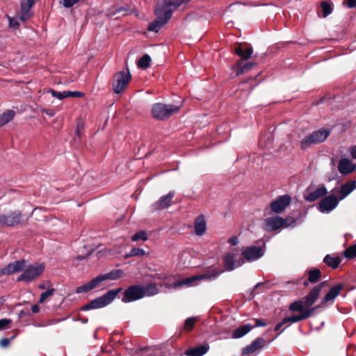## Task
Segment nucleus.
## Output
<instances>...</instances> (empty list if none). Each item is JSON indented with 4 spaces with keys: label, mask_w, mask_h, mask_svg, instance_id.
<instances>
[{
    "label": "nucleus",
    "mask_w": 356,
    "mask_h": 356,
    "mask_svg": "<svg viewBox=\"0 0 356 356\" xmlns=\"http://www.w3.org/2000/svg\"><path fill=\"white\" fill-rule=\"evenodd\" d=\"M26 261L23 259L9 264L5 268L0 270V276L9 275L24 270L23 273L17 278V281L31 282L38 278L44 270V265L43 264H35L26 267Z\"/></svg>",
    "instance_id": "nucleus-1"
},
{
    "label": "nucleus",
    "mask_w": 356,
    "mask_h": 356,
    "mask_svg": "<svg viewBox=\"0 0 356 356\" xmlns=\"http://www.w3.org/2000/svg\"><path fill=\"white\" fill-rule=\"evenodd\" d=\"M122 291L121 288L111 289L104 295L92 300L90 303L83 305L81 308L83 311L95 309L104 307L111 304Z\"/></svg>",
    "instance_id": "nucleus-2"
},
{
    "label": "nucleus",
    "mask_w": 356,
    "mask_h": 356,
    "mask_svg": "<svg viewBox=\"0 0 356 356\" xmlns=\"http://www.w3.org/2000/svg\"><path fill=\"white\" fill-rule=\"evenodd\" d=\"M222 273H223L222 270H216L212 269L203 275H195L177 281L171 285V287L176 289L182 286H195L200 280H213L219 276Z\"/></svg>",
    "instance_id": "nucleus-3"
},
{
    "label": "nucleus",
    "mask_w": 356,
    "mask_h": 356,
    "mask_svg": "<svg viewBox=\"0 0 356 356\" xmlns=\"http://www.w3.org/2000/svg\"><path fill=\"white\" fill-rule=\"evenodd\" d=\"M179 109L180 106H178L156 103L152 106L151 113L155 119L165 120L174 113H177Z\"/></svg>",
    "instance_id": "nucleus-4"
},
{
    "label": "nucleus",
    "mask_w": 356,
    "mask_h": 356,
    "mask_svg": "<svg viewBox=\"0 0 356 356\" xmlns=\"http://www.w3.org/2000/svg\"><path fill=\"white\" fill-rule=\"evenodd\" d=\"M330 131L327 129H320L305 136L300 142L302 149H307L313 145L322 143L329 136Z\"/></svg>",
    "instance_id": "nucleus-5"
},
{
    "label": "nucleus",
    "mask_w": 356,
    "mask_h": 356,
    "mask_svg": "<svg viewBox=\"0 0 356 356\" xmlns=\"http://www.w3.org/2000/svg\"><path fill=\"white\" fill-rule=\"evenodd\" d=\"M131 79L129 71H120L116 72L113 76V90L116 94H120L128 86Z\"/></svg>",
    "instance_id": "nucleus-6"
},
{
    "label": "nucleus",
    "mask_w": 356,
    "mask_h": 356,
    "mask_svg": "<svg viewBox=\"0 0 356 356\" xmlns=\"http://www.w3.org/2000/svg\"><path fill=\"white\" fill-rule=\"evenodd\" d=\"M154 13L156 15V19L149 24L147 30L149 31L158 32L171 17L170 12L163 11L161 8L159 9L156 7Z\"/></svg>",
    "instance_id": "nucleus-7"
},
{
    "label": "nucleus",
    "mask_w": 356,
    "mask_h": 356,
    "mask_svg": "<svg viewBox=\"0 0 356 356\" xmlns=\"http://www.w3.org/2000/svg\"><path fill=\"white\" fill-rule=\"evenodd\" d=\"M286 220L280 216H273L264 220V229L266 232L276 231L280 228L287 227Z\"/></svg>",
    "instance_id": "nucleus-8"
},
{
    "label": "nucleus",
    "mask_w": 356,
    "mask_h": 356,
    "mask_svg": "<svg viewBox=\"0 0 356 356\" xmlns=\"http://www.w3.org/2000/svg\"><path fill=\"white\" fill-rule=\"evenodd\" d=\"M143 297V287L139 285H134L129 286L124 291L122 300L124 302H130Z\"/></svg>",
    "instance_id": "nucleus-9"
},
{
    "label": "nucleus",
    "mask_w": 356,
    "mask_h": 356,
    "mask_svg": "<svg viewBox=\"0 0 356 356\" xmlns=\"http://www.w3.org/2000/svg\"><path fill=\"white\" fill-rule=\"evenodd\" d=\"M339 200L334 195H330L323 198L319 203V210L322 213H329L338 204Z\"/></svg>",
    "instance_id": "nucleus-10"
},
{
    "label": "nucleus",
    "mask_w": 356,
    "mask_h": 356,
    "mask_svg": "<svg viewBox=\"0 0 356 356\" xmlns=\"http://www.w3.org/2000/svg\"><path fill=\"white\" fill-rule=\"evenodd\" d=\"M264 249L252 245L243 250L242 255L247 261H253L259 259L264 254Z\"/></svg>",
    "instance_id": "nucleus-11"
},
{
    "label": "nucleus",
    "mask_w": 356,
    "mask_h": 356,
    "mask_svg": "<svg viewBox=\"0 0 356 356\" xmlns=\"http://www.w3.org/2000/svg\"><path fill=\"white\" fill-rule=\"evenodd\" d=\"M185 0H159L156 8L163 11L170 12V17L173 10L180 6Z\"/></svg>",
    "instance_id": "nucleus-12"
},
{
    "label": "nucleus",
    "mask_w": 356,
    "mask_h": 356,
    "mask_svg": "<svg viewBox=\"0 0 356 356\" xmlns=\"http://www.w3.org/2000/svg\"><path fill=\"white\" fill-rule=\"evenodd\" d=\"M36 0H21L19 18L22 22H26L32 15L31 8L35 4Z\"/></svg>",
    "instance_id": "nucleus-13"
},
{
    "label": "nucleus",
    "mask_w": 356,
    "mask_h": 356,
    "mask_svg": "<svg viewBox=\"0 0 356 356\" xmlns=\"http://www.w3.org/2000/svg\"><path fill=\"white\" fill-rule=\"evenodd\" d=\"M22 213L15 211L8 215H0V225L5 226H14L20 222Z\"/></svg>",
    "instance_id": "nucleus-14"
},
{
    "label": "nucleus",
    "mask_w": 356,
    "mask_h": 356,
    "mask_svg": "<svg viewBox=\"0 0 356 356\" xmlns=\"http://www.w3.org/2000/svg\"><path fill=\"white\" fill-rule=\"evenodd\" d=\"M291 197L289 195H282L271 202L270 209L275 213H281L289 205Z\"/></svg>",
    "instance_id": "nucleus-15"
},
{
    "label": "nucleus",
    "mask_w": 356,
    "mask_h": 356,
    "mask_svg": "<svg viewBox=\"0 0 356 356\" xmlns=\"http://www.w3.org/2000/svg\"><path fill=\"white\" fill-rule=\"evenodd\" d=\"M175 196L174 191H170L166 195H163L152 204L154 210H161L171 205L172 200Z\"/></svg>",
    "instance_id": "nucleus-16"
},
{
    "label": "nucleus",
    "mask_w": 356,
    "mask_h": 356,
    "mask_svg": "<svg viewBox=\"0 0 356 356\" xmlns=\"http://www.w3.org/2000/svg\"><path fill=\"white\" fill-rule=\"evenodd\" d=\"M236 254L234 253H228L224 257V263L226 270L230 271L234 268L241 266L243 264L242 259H235Z\"/></svg>",
    "instance_id": "nucleus-17"
},
{
    "label": "nucleus",
    "mask_w": 356,
    "mask_h": 356,
    "mask_svg": "<svg viewBox=\"0 0 356 356\" xmlns=\"http://www.w3.org/2000/svg\"><path fill=\"white\" fill-rule=\"evenodd\" d=\"M356 170V165L348 158H342L338 163V170L342 175H348Z\"/></svg>",
    "instance_id": "nucleus-18"
},
{
    "label": "nucleus",
    "mask_w": 356,
    "mask_h": 356,
    "mask_svg": "<svg viewBox=\"0 0 356 356\" xmlns=\"http://www.w3.org/2000/svg\"><path fill=\"white\" fill-rule=\"evenodd\" d=\"M324 285V282L314 286L309 294L304 298V302L306 307H311L316 300L321 290Z\"/></svg>",
    "instance_id": "nucleus-19"
},
{
    "label": "nucleus",
    "mask_w": 356,
    "mask_h": 356,
    "mask_svg": "<svg viewBox=\"0 0 356 356\" xmlns=\"http://www.w3.org/2000/svg\"><path fill=\"white\" fill-rule=\"evenodd\" d=\"M48 92L51 93V95L60 100H62L64 98H66V97H81L83 95V94L81 92H78V91H63V92H59V91H56L54 90H48Z\"/></svg>",
    "instance_id": "nucleus-20"
},
{
    "label": "nucleus",
    "mask_w": 356,
    "mask_h": 356,
    "mask_svg": "<svg viewBox=\"0 0 356 356\" xmlns=\"http://www.w3.org/2000/svg\"><path fill=\"white\" fill-rule=\"evenodd\" d=\"M265 343V340L261 338H257L254 341H253L249 346H247L243 350V355H250L254 353L257 350L260 349L261 347L264 346Z\"/></svg>",
    "instance_id": "nucleus-21"
},
{
    "label": "nucleus",
    "mask_w": 356,
    "mask_h": 356,
    "mask_svg": "<svg viewBox=\"0 0 356 356\" xmlns=\"http://www.w3.org/2000/svg\"><path fill=\"white\" fill-rule=\"evenodd\" d=\"M327 193V189L324 186H321L312 192L305 194V199L308 202H314L323 197Z\"/></svg>",
    "instance_id": "nucleus-22"
},
{
    "label": "nucleus",
    "mask_w": 356,
    "mask_h": 356,
    "mask_svg": "<svg viewBox=\"0 0 356 356\" xmlns=\"http://www.w3.org/2000/svg\"><path fill=\"white\" fill-rule=\"evenodd\" d=\"M195 233L197 236H202L207 229V223L203 216H198L194 222Z\"/></svg>",
    "instance_id": "nucleus-23"
},
{
    "label": "nucleus",
    "mask_w": 356,
    "mask_h": 356,
    "mask_svg": "<svg viewBox=\"0 0 356 356\" xmlns=\"http://www.w3.org/2000/svg\"><path fill=\"white\" fill-rule=\"evenodd\" d=\"M209 349V346L208 344L201 345L193 348H190L185 352V355L186 356H202Z\"/></svg>",
    "instance_id": "nucleus-24"
},
{
    "label": "nucleus",
    "mask_w": 356,
    "mask_h": 356,
    "mask_svg": "<svg viewBox=\"0 0 356 356\" xmlns=\"http://www.w3.org/2000/svg\"><path fill=\"white\" fill-rule=\"evenodd\" d=\"M314 308H308L306 310L303 311V312L298 315H293L291 316L288 317L289 323H294L298 322L300 321L309 318L312 314L314 312Z\"/></svg>",
    "instance_id": "nucleus-25"
},
{
    "label": "nucleus",
    "mask_w": 356,
    "mask_h": 356,
    "mask_svg": "<svg viewBox=\"0 0 356 356\" xmlns=\"http://www.w3.org/2000/svg\"><path fill=\"white\" fill-rule=\"evenodd\" d=\"M253 326L251 324H245L235 329L232 332V338L238 339L248 333Z\"/></svg>",
    "instance_id": "nucleus-26"
},
{
    "label": "nucleus",
    "mask_w": 356,
    "mask_h": 356,
    "mask_svg": "<svg viewBox=\"0 0 356 356\" xmlns=\"http://www.w3.org/2000/svg\"><path fill=\"white\" fill-rule=\"evenodd\" d=\"M343 286L341 284H337L330 289L328 293L324 297V301L328 302L333 300L340 293Z\"/></svg>",
    "instance_id": "nucleus-27"
},
{
    "label": "nucleus",
    "mask_w": 356,
    "mask_h": 356,
    "mask_svg": "<svg viewBox=\"0 0 356 356\" xmlns=\"http://www.w3.org/2000/svg\"><path fill=\"white\" fill-rule=\"evenodd\" d=\"M356 188V181H349L341 186L340 192L342 195L341 199L348 195L354 189Z\"/></svg>",
    "instance_id": "nucleus-28"
},
{
    "label": "nucleus",
    "mask_w": 356,
    "mask_h": 356,
    "mask_svg": "<svg viewBox=\"0 0 356 356\" xmlns=\"http://www.w3.org/2000/svg\"><path fill=\"white\" fill-rule=\"evenodd\" d=\"M15 115V113L13 110H8L0 114V126H3L10 122Z\"/></svg>",
    "instance_id": "nucleus-29"
},
{
    "label": "nucleus",
    "mask_w": 356,
    "mask_h": 356,
    "mask_svg": "<svg viewBox=\"0 0 356 356\" xmlns=\"http://www.w3.org/2000/svg\"><path fill=\"white\" fill-rule=\"evenodd\" d=\"M323 261L328 266H330L332 268H337L339 266L341 260L338 257H332L330 254H327L325 257Z\"/></svg>",
    "instance_id": "nucleus-30"
},
{
    "label": "nucleus",
    "mask_w": 356,
    "mask_h": 356,
    "mask_svg": "<svg viewBox=\"0 0 356 356\" xmlns=\"http://www.w3.org/2000/svg\"><path fill=\"white\" fill-rule=\"evenodd\" d=\"M234 51L237 55L241 56L243 59H248L252 54V49L248 47L245 49H243L241 47H236Z\"/></svg>",
    "instance_id": "nucleus-31"
},
{
    "label": "nucleus",
    "mask_w": 356,
    "mask_h": 356,
    "mask_svg": "<svg viewBox=\"0 0 356 356\" xmlns=\"http://www.w3.org/2000/svg\"><path fill=\"white\" fill-rule=\"evenodd\" d=\"M104 280H115L123 275V271L120 269L113 270L108 273L102 274Z\"/></svg>",
    "instance_id": "nucleus-32"
},
{
    "label": "nucleus",
    "mask_w": 356,
    "mask_h": 356,
    "mask_svg": "<svg viewBox=\"0 0 356 356\" xmlns=\"http://www.w3.org/2000/svg\"><path fill=\"white\" fill-rule=\"evenodd\" d=\"M320 277H321V271L318 269H314V270H309L308 281H305L304 285L307 286L308 282H310L312 283L316 282Z\"/></svg>",
    "instance_id": "nucleus-33"
},
{
    "label": "nucleus",
    "mask_w": 356,
    "mask_h": 356,
    "mask_svg": "<svg viewBox=\"0 0 356 356\" xmlns=\"http://www.w3.org/2000/svg\"><path fill=\"white\" fill-rule=\"evenodd\" d=\"M159 293V289L157 286L154 284L147 285L143 288L144 296H152Z\"/></svg>",
    "instance_id": "nucleus-34"
},
{
    "label": "nucleus",
    "mask_w": 356,
    "mask_h": 356,
    "mask_svg": "<svg viewBox=\"0 0 356 356\" xmlns=\"http://www.w3.org/2000/svg\"><path fill=\"white\" fill-rule=\"evenodd\" d=\"M151 58L149 55H143L138 60V65L139 67L146 69L149 66Z\"/></svg>",
    "instance_id": "nucleus-35"
},
{
    "label": "nucleus",
    "mask_w": 356,
    "mask_h": 356,
    "mask_svg": "<svg viewBox=\"0 0 356 356\" xmlns=\"http://www.w3.org/2000/svg\"><path fill=\"white\" fill-rule=\"evenodd\" d=\"M145 251L139 248H134L131 250V251L127 253L125 256V258L132 257H142L145 255Z\"/></svg>",
    "instance_id": "nucleus-36"
},
{
    "label": "nucleus",
    "mask_w": 356,
    "mask_h": 356,
    "mask_svg": "<svg viewBox=\"0 0 356 356\" xmlns=\"http://www.w3.org/2000/svg\"><path fill=\"white\" fill-rule=\"evenodd\" d=\"M306 307L304 301H296L293 302L290 307V310L293 312H302Z\"/></svg>",
    "instance_id": "nucleus-37"
},
{
    "label": "nucleus",
    "mask_w": 356,
    "mask_h": 356,
    "mask_svg": "<svg viewBox=\"0 0 356 356\" xmlns=\"http://www.w3.org/2000/svg\"><path fill=\"white\" fill-rule=\"evenodd\" d=\"M197 321V317H190V318H188L186 321H185V323H184V329L185 331H191L195 322Z\"/></svg>",
    "instance_id": "nucleus-38"
},
{
    "label": "nucleus",
    "mask_w": 356,
    "mask_h": 356,
    "mask_svg": "<svg viewBox=\"0 0 356 356\" xmlns=\"http://www.w3.org/2000/svg\"><path fill=\"white\" fill-rule=\"evenodd\" d=\"M148 238L147 234L145 231H140L136 233L132 237V241H138L139 240H142L143 241H147Z\"/></svg>",
    "instance_id": "nucleus-39"
},
{
    "label": "nucleus",
    "mask_w": 356,
    "mask_h": 356,
    "mask_svg": "<svg viewBox=\"0 0 356 356\" xmlns=\"http://www.w3.org/2000/svg\"><path fill=\"white\" fill-rule=\"evenodd\" d=\"M254 65V63H248L241 67L238 68L236 70V75L240 76L243 73L249 71L253 66Z\"/></svg>",
    "instance_id": "nucleus-40"
},
{
    "label": "nucleus",
    "mask_w": 356,
    "mask_h": 356,
    "mask_svg": "<svg viewBox=\"0 0 356 356\" xmlns=\"http://www.w3.org/2000/svg\"><path fill=\"white\" fill-rule=\"evenodd\" d=\"M344 256L349 259L356 257V243L346 250L344 252Z\"/></svg>",
    "instance_id": "nucleus-41"
},
{
    "label": "nucleus",
    "mask_w": 356,
    "mask_h": 356,
    "mask_svg": "<svg viewBox=\"0 0 356 356\" xmlns=\"http://www.w3.org/2000/svg\"><path fill=\"white\" fill-rule=\"evenodd\" d=\"M104 281H105V280L102 274V275L97 276L96 277L92 279L91 281H90V285L92 286V289H94L97 287H99L100 286V284Z\"/></svg>",
    "instance_id": "nucleus-42"
},
{
    "label": "nucleus",
    "mask_w": 356,
    "mask_h": 356,
    "mask_svg": "<svg viewBox=\"0 0 356 356\" xmlns=\"http://www.w3.org/2000/svg\"><path fill=\"white\" fill-rule=\"evenodd\" d=\"M92 286L90 285V282L85 284H83L80 286H78L76 289V293H87L91 290H92Z\"/></svg>",
    "instance_id": "nucleus-43"
},
{
    "label": "nucleus",
    "mask_w": 356,
    "mask_h": 356,
    "mask_svg": "<svg viewBox=\"0 0 356 356\" xmlns=\"http://www.w3.org/2000/svg\"><path fill=\"white\" fill-rule=\"evenodd\" d=\"M54 289L51 288L43 292L40 297V303H43L48 298H49L54 294Z\"/></svg>",
    "instance_id": "nucleus-44"
},
{
    "label": "nucleus",
    "mask_w": 356,
    "mask_h": 356,
    "mask_svg": "<svg viewBox=\"0 0 356 356\" xmlns=\"http://www.w3.org/2000/svg\"><path fill=\"white\" fill-rule=\"evenodd\" d=\"M321 7L323 17H325L332 13L331 6L328 3L323 2L321 3Z\"/></svg>",
    "instance_id": "nucleus-45"
},
{
    "label": "nucleus",
    "mask_w": 356,
    "mask_h": 356,
    "mask_svg": "<svg viewBox=\"0 0 356 356\" xmlns=\"http://www.w3.org/2000/svg\"><path fill=\"white\" fill-rule=\"evenodd\" d=\"M81 0H63L62 4L65 8H69L74 6Z\"/></svg>",
    "instance_id": "nucleus-46"
},
{
    "label": "nucleus",
    "mask_w": 356,
    "mask_h": 356,
    "mask_svg": "<svg viewBox=\"0 0 356 356\" xmlns=\"http://www.w3.org/2000/svg\"><path fill=\"white\" fill-rule=\"evenodd\" d=\"M9 26L12 29H17L19 28V24L15 18L8 16Z\"/></svg>",
    "instance_id": "nucleus-47"
},
{
    "label": "nucleus",
    "mask_w": 356,
    "mask_h": 356,
    "mask_svg": "<svg viewBox=\"0 0 356 356\" xmlns=\"http://www.w3.org/2000/svg\"><path fill=\"white\" fill-rule=\"evenodd\" d=\"M11 320L7 318L0 319V330L8 328L9 325L11 323Z\"/></svg>",
    "instance_id": "nucleus-48"
},
{
    "label": "nucleus",
    "mask_w": 356,
    "mask_h": 356,
    "mask_svg": "<svg viewBox=\"0 0 356 356\" xmlns=\"http://www.w3.org/2000/svg\"><path fill=\"white\" fill-rule=\"evenodd\" d=\"M9 343H10V340L8 338H3L0 341V346L3 348H6V347L8 346Z\"/></svg>",
    "instance_id": "nucleus-49"
},
{
    "label": "nucleus",
    "mask_w": 356,
    "mask_h": 356,
    "mask_svg": "<svg viewBox=\"0 0 356 356\" xmlns=\"http://www.w3.org/2000/svg\"><path fill=\"white\" fill-rule=\"evenodd\" d=\"M266 325V323L261 319L257 318L255 319V326L256 327H264Z\"/></svg>",
    "instance_id": "nucleus-50"
},
{
    "label": "nucleus",
    "mask_w": 356,
    "mask_h": 356,
    "mask_svg": "<svg viewBox=\"0 0 356 356\" xmlns=\"http://www.w3.org/2000/svg\"><path fill=\"white\" fill-rule=\"evenodd\" d=\"M229 243L232 245H236L238 244V238L236 237V236H233L232 238H230L229 239Z\"/></svg>",
    "instance_id": "nucleus-51"
},
{
    "label": "nucleus",
    "mask_w": 356,
    "mask_h": 356,
    "mask_svg": "<svg viewBox=\"0 0 356 356\" xmlns=\"http://www.w3.org/2000/svg\"><path fill=\"white\" fill-rule=\"evenodd\" d=\"M349 8H353L356 6V0H346Z\"/></svg>",
    "instance_id": "nucleus-52"
},
{
    "label": "nucleus",
    "mask_w": 356,
    "mask_h": 356,
    "mask_svg": "<svg viewBox=\"0 0 356 356\" xmlns=\"http://www.w3.org/2000/svg\"><path fill=\"white\" fill-rule=\"evenodd\" d=\"M350 154L353 159H356V145L351 148Z\"/></svg>",
    "instance_id": "nucleus-53"
},
{
    "label": "nucleus",
    "mask_w": 356,
    "mask_h": 356,
    "mask_svg": "<svg viewBox=\"0 0 356 356\" xmlns=\"http://www.w3.org/2000/svg\"><path fill=\"white\" fill-rule=\"evenodd\" d=\"M40 310L39 306L38 305H34L31 307V311L33 313H38Z\"/></svg>",
    "instance_id": "nucleus-54"
},
{
    "label": "nucleus",
    "mask_w": 356,
    "mask_h": 356,
    "mask_svg": "<svg viewBox=\"0 0 356 356\" xmlns=\"http://www.w3.org/2000/svg\"><path fill=\"white\" fill-rule=\"evenodd\" d=\"M280 323H282V325H285L286 323H289L288 317H286V318H283L282 321Z\"/></svg>",
    "instance_id": "nucleus-55"
},
{
    "label": "nucleus",
    "mask_w": 356,
    "mask_h": 356,
    "mask_svg": "<svg viewBox=\"0 0 356 356\" xmlns=\"http://www.w3.org/2000/svg\"><path fill=\"white\" fill-rule=\"evenodd\" d=\"M282 323H279L278 324L276 325L275 327V331H278L281 329V327H282Z\"/></svg>",
    "instance_id": "nucleus-56"
},
{
    "label": "nucleus",
    "mask_w": 356,
    "mask_h": 356,
    "mask_svg": "<svg viewBox=\"0 0 356 356\" xmlns=\"http://www.w3.org/2000/svg\"><path fill=\"white\" fill-rule=\"evenodd\" d=\"M127 9H125L124 7H120L116 10L115 13H120L122 11H125Z\"/></svg>",
    "instance_id": "nucleus-57"
},
{
    "label": "nucleus",
    "mask_w": 356,
    "mask_h": 356,
    "mask_svg": "<svg viewBox=\"0 0 356 356\" xmlns=\"http://www.w3.org/2000/svg\"><path fill=\"white\" fill-rule=\"evenodd\" d=\"M104 251L106 254L111 255L113 254L110 249H105Z\"/></svg>",
    "instance_id": "nucleus-58"
},
{
    "label": "nucleus",
    "mask_w": 356,
    "mask_h": 356,
    "mask_svg": "<svg viewBox=\"0 0 356 356\" xmlns=\"http://www.w3.org/2000/svg\"><path fill=\"white\" fill-rule=\"evenodd\" d=\"M39 287H40V289H45V288H46V285H45L44 284H40V285L39 286Z\"/></svg>",
    "instance_id": "nucleus-59"
},
{
    "label": "nucleus",
    "mask_w": 356,
    "mask_h": 356,
    "mask_svg": "<svg viewBox=\"0 0 356 356\" xmlns=\"http://www.w3.org/2000/svg\"><path fill=\"white\" fill-rule=\"evenodd\" d=\"M47 114L49 115V116H53L54 115V113H51V112H50V113L47 112Z\"/></svg>",
    "instance_id": "nucleus-60"
},
{
    "label": "nucleus",
    "mask_w": 356,
    "mask_h": 356,
    "mask_svg": "<svg viewBox=\"0 0 356 356\" xmlns=\"http://www.w3.org/2000/svg\"><path fill=\"white\" fill-rule=\"evenodd\" d=\"M1 302H2V298H0V305L1 304Z\"/></svg>",
    "instance_id": "nucleus-61"
},
{
    "label": "nucleus",
    "mask_w": 356,
    "mask_h": 356,
    "mask_svg": "<svg viewBox=\"0 0 356 356\" xmlns=\"http://www.w3.org/2000/svg\"><path fill=\"white\" fill-rule=\"evenodd\" d=\"M241 62H238V63H237V65H241Z\"/></svg>",
    "instance_id": "nucleus-62"
},
{
    "label": "nucleus",
    "mask_w": 356,
    "mask_h": 356,
    "mask_svg": "<svg viewBox=\"0 0 356 356\" xmlns=\"http://www.w3.org/2000/svg\"><path fill=\"white\" fill-rule=\"evenodd\" d=\"M259 285H260V284H257L256 285V287H258Z\"/></svg>",
    "instance_id": "nucleus-63"
}]
</instances>
